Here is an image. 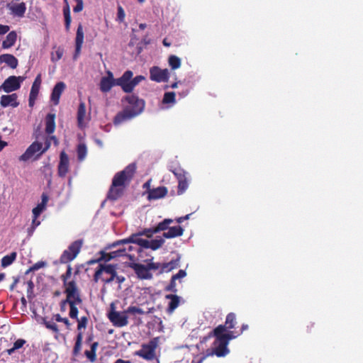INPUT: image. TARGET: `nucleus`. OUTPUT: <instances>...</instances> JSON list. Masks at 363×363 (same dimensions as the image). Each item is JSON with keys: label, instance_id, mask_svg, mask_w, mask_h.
I'll list each match as a JSON object with an SVG mask.
<instances>
[{"label": "nucleus", "instance_id": "f257e3e1", "mask_svg": "<svg viewBox=\"0 0 363 363\" xmlns=\"http://www.w3.org/2000/svg\"><path fill=\"white\" fill-rule=\"evenodd\" d=\"M135 171V164L131 163L122 171L117 172L113 177L111 185L108 191L107 199L111 201H116L120 199L133 179Z\"/></svg>", "mask_w": 363, "mask_h": 363}, {"label": "nucleus", "instance_id": "f03ea898", "mask_svg": "<svg viewBox=\"0 0 363 363\" xmlns=\"http://www.w3.org/2000/svg\"><path fill=\"white\" fill-rule=\"evenodd\" d=\"M223 328H215L210 333L209 337H214L213 342L212 354L218 357H223L229 353L228 345L230 340L240 336V333L230 332V333L222 334Z\"/></svg>", "mask_w": 363, "mask_h": 363}, {"label": "nucleus", "instance_id": "7ed1b4c3", "mask_svg": "<svg viewBox=\"0 0 363 363\" xmlns=\"http://www.w3.org/2000/svg\"><path fill=\"white\" fill-rule=\"evenodd\" d=\"M124 99L129 104L130 106L126 107L116 114L113 119L115 125H118L124 121L132 119L140 114L144 108L145 101L143 99H140L135 94L126 96Z\"/></svg>", "mask_w": 363, "mask_h": 363}, {"label": "nucleus", "instance_id": "20e7f679", "mask_svg": "<svg viewBox=\"0 0 363 363\" xmlns=\"http://www.w3.org/2000/svg\"><path fill=\"white\" fill-rule=\"evenodd\" d=\"M116 277V266L112 264H99V269L94 274V280H101L104 283H110Z\"/></svg>", "mask_w": 363, "mask_h": 363}, {"label": "nucleus", "instance_id": "39448f33", "mask_svg": "<svg viewBox=\"0 0 363 363\" xmlns=\"http://www.w3.org/2000/svg\"><path fill=\"white\" fill-rule=\"evenodd\" d=\"M160 342V337L151 339L148 343L143 344L141 349L135 352V354L145 360L151 361L156 358V349Z\"/></svg>", "mask_w": 363, "mask_h": 363}, {"label": "nucleus", "instance_id": "423d86ee", "mask_svg": "<svg viewBox=\"0 0 363 363\" xmlns=\"http://www.w3.org/2000/svg\"><path fill=\"white\" fill-rule=\"evenodd\" d=\"M108 318L116 327L121 328L128 324L127 312L125 311L121 312L116 311L114 303H111L110 305Z\"/></svg>", "mask_w": 363, "mask_h": 363}, {"label": "nucleus", "instance_id": "0eeeda50", "mask_svg": "<svg viewBox=\"0 0 363 363\" xmlns=\"http://www.w3.org/2000/svg\"><path fill=\"white\" fill-rule=\"evenodd\" d=\"M140 237L139 235L132 234L128 238L119 240L111 244H108L106 247V250L130 243H135L143 248L149 249L150 240L140 238Z\"/></svg>", "mask_w": 363, "mask_h": 363}, {"label": "nucleus", "instance_id": "6e6552de", "mask_svg": "<svg viewBox=\"0 0 363 363\" xmlns=\"http://www.w3.org/2000/svg\"><path fill=\"white\" fill-rule=\"evenodd\" d=\"M82 246V241L77 240L68 247L67 250H65L62 254L60 261L61 263L67 264L72 261L79 254L81 247Z\"/></svg>", "mask_w": 363, "mask_h": 363}, {"label": "nucleus", "instance_id": "1a4fd4ad", "mask_svg": "<svg viewBox=\"0 0 363 363\" xmlns=\"http://www.w3.org/2000/svg\"><path fill=\"white\" fill-rule=\"evenodd\" d=\"M65 293L66 294V301L68 303H81L82 299L79 294V291L77 286V283L74 280H71L69 284L64 286Z\"/></svg>", "mask_w": 363, "mask_h": 363}, {"label": "nucleus", "instance_id": "9d476101", "mask_svg": "<svg viewBox=\"0 0 363 363\" xmlns=\"http://www.w3.org/2000/svg\"><path fill=\"white\" fill-rule=\"evenodd\" d=\"M25 78L21 76H10L4 80L0 86L6 93H10L20 89L21 84L24 81Z\"/></svg>", "mask_w": 363, "mask_h": 363}, {"label": "nucleus", "instance_id": "9b49d317", "mask_svg": "<svg viewBox=\"0 0 363 363\" xmlns=\"http://www.w3.org/2000/svg\"><path fill=\"white\" fill-rule=\"evenodd\" d=\"M171 171L178 180L177 194H183L189 187L186 172L181 167H176Z\"/></svg>", "mask_w": 363, "mask_h": 363}, {"label": "nucleus", "instance_id": "f8f14e48", "mask_svg": "<svg viewBox=\"0 0 363 363\" xmlns=\"http://www.w3.org/2000/svg\"><path fill=\"white\" fill-rule=\"evenodd\" d=\"M169 78V72L167 69H161L154 66L150 69V79L156 82H167Z\"/></svg>", "mask_w": 363, "mask_h": 363}, {"label": "nucleus", "instance_id": "ddd939ff", "mask_svg": "<svg viewBox=\"0 0 363 363\" xmlns=\"http://www.w3.org/2000/svg\"><path fill=\"white\" fill-rule=\"evenodd\" d=\"M130 267L133 269L140 279H151L152 274L150 272L148 265L140 263H131Z\"/></svg>", "mask_w": 363, "mask_h": 363}, {"label": "nucleus", "instance_id": "4468645a", "mask_svg": "<svg viewBox=\"0 0 363 363\" xmlns=\"http://www.w3.org/2000/svg\"><path fill=\"white\" fill-rule=\"evenodd\" d=\"M133 77V72L126 70L121 77L116 79V86H121L125 93H130V82Z\"/></svg>", "mask_w": 363, "mask_h": 363}, {"label": "nucleus", "instance_id": "2eb2a0df", "mask_svg": "<svg viewBox=\"0 0 363 363\" xmlns=\"http://www.w3.org/2000/svg\"><path fill=\"white\" fill-rule=\"evenodd\" d=\"M69 161L68 155L62 151L60 155V162L57 167V174L60 177H65L69 172Z\"/></svg>", "mask_w": 363, "mask_h": 363}, {"label": "nucleus", "instance_id": "dca6fc26", "mask_svg": "<svg viewBox=\"0 0 363 363\" xmlns=\"http://www.w3.org/2000/svg\"><path fill=\"white\" fill-rule=\"evenodd\" d=\"M43 144L38 141L33 142L26 150V152L21 155L19 160L21 161H27L30 160L35 154H40L42 150Z\"/></svg>", "mask_w": 363, "mask_h": 363}, {"label": "nucleus", "instance_id": "f3484780", "mask_svg": "<svg viewBox=\"0 0 363 363\" xmlns=\"http://www.w3.org/2000/svg\"><path fill=\"white\" fill-rule=\"evenodd\" d=\"M116 86V79L111 71L107 72V76L103 77L100 82V89L102 92H108L111 88Z\"/></svg>", "mask_w": 363, "mask_h": 363}, {"label": "nucleus", "instance_id": "a211bd4d", "mask_svg": "<svg viewBox=\"0 0 363 363\" xmlns=\"http://www.w3.org/2000/svg\"><path fill=\"white\" fill-rule=\"evenodd\" d=\"M236 324V315L234 313H229L226 316L225 324L219 325L216 328H223L222 334H226L232 332L231 330L235 328Z\"/></svg>", "mask_w": 363, "mask_h": 363}, {"label": "nucleus", "instance_id": "6ab92c4d", "mask_svg": "<svg viewBox=\"0 0 363 363\" xmlns=\"http://www.w3.org/2000/svg\"><path fill=\"white\" fill-rule=\"evenodd\" d=\"M0 105L3 108L11 106L16 108L19 106L18 101V96L16 94H11L9 95H2L0 99Z\"/></svg>", "mask_w": 363, "mask_h": 363}, {"label": "nucleus", "instance_id": "aec40b11", "mask_svg": "<svg viewBox=\"0 0 363 363\" xmlns=\"http://www.w3.org/2000/svg\"><path fill=\"white\" fill-rule=\"evenodd\" d=\"M66 85L63 82H57L51 93L50 99L55 105L60 102V96L65 89Z\"/></svg>", "mask_w": 363, "mask_h": 363}, {"label": "nucleus", "instance_id": "412c9836", "mask_svg": "<svg viewBox=\"0 0 363 363\" xmlns=\"http://www.w3.org/2000/svg\"><path fill=\"white\" fill-rule=\"evenodd\" d=\"M8 8L12 15L19 18L23 17L26 11V4L25 2L8 4Z\"/></svg>", "mask_w": 363, "mask_h": 363}, {"label": "nucleus", "instance_id": "4be33fe9", "mask_svg": "<svg viewBox=\"0 0 363 363\" xmlns=\"http://www.w3.org/2000/svg\"><path fill=\"white\" fill-rule=\"evenodd\" d=\"M84 42V33L83 28L81 24L78 26L76 38H75V52L74 54L73 58L76 60L80 54L82 45Z\"/></svg>", "mask_w": 363, "mask_h": 363}, {"label": "nucleus", "instance_id": "5701e85b", "mask_svg": "<svg viewBox=\"0 0 363 363\" xmlns=\"http://www.w3.org/2000/svg\"><path fill=\"white\" fill-rule=\"evenodd\" d=\"M167 189L165 186H159L150 189L148 192V199L150 200L159 199L164 197L167 194Z\"/></svg>", "mask_w": 363, "mask_h": 363}, {"label": "nucleus", "instance_id": "b1692460", "mask_svg": "<svg viewBox=\"0 0 363 363\" xmlns=\"http://www.w3.org/2000/svg\"><path fill=\"white\" fill-rule=\"evenodd\" d=\"M2 63L6 64L11 69H16L18 65V60L11 54H3L0 55V64Z\"/></svg>", "mask_w": 363, "mask_h": 363}, {"label": "nucleus", "instance_id": "393cba45", "mask_svg": "<svg viewBox=\"0 0 363 363\" xmlns=\"http://www.w3.org/2000/svg\"><path fill=\"white\" fill-rule=\"evenodd\" d=\"M184 233V229L180 225L169 227L167 232L163 233V237L167 239L182 236Z\"/></svg>", "mask_w": 363, "mask_h": 363}, {"label": "nucleus", "instance_id": "a878e982", "mask_svg": "<svg viewBox=\"0 0 363 363\" xmlns=\"http://www.w3.org/2000/svg\"><path fill=\"white\" fill-rule=\"evenodd\" d=\"M165 298L170 300L167 311L172 313L179 306L180 298L175 294H167Z\"/></svg>", "mask_w": 363, "mask_h": 363}, {"label": "nucleus", "instance_id": "bb28decb", "mask_svg": "<svg viewBox=\"0 0 363 363\" xmlns=\"http://www.w3.org/2000/svg\"><path fill=\"white\" fill-rule=\"evenodd\" d=\"M55 130V114L48 113L45 117V132L52 134Z\"/></svg>", "mask_w": 363, "mask_h": 363}, {"label": "nucleus", "instance_id": "cd10ccee", "mask_svg": "<svg viewBox=\"0 0 363 363\" xmlns=\"http://www.w3.org/2000/svg\"><path fill=\"white\" fill-rule=\"evenodd\" d=\"M17 34L16 31L12 30L8 33L6 39L2 42V48L4 49H9L13 46L16 42Z\"/></svg>", "mask_w": 363, "mask_h": 363}, {"label": "nucleus", "instance_id": "c85d7f7f", "mask_svg": "<svg viewBox=\"0 0 363 363\" xmlns=\"http://www.w3.org/2000/svg\"><path fill=\"white\" fill-rule=\"evenodd\" d=\"M86 114V106L84 103L81 102L77 110V123L79 128L85 127L84 118Z\"/></svg>", "mask_w": 363, "mask_h": 363}, {"label": "nucleus", "instance_id": "c756f323", "mask_svg": "<svg viewBox=\"0 0 363 363\" xmlns=\"http://www.w3.org/2000/svg\"><path fill=\"white\" fill-rule=\"evenodd\" d=\"M65 3V6L63 7V15L65 18V26L67 31L69 30L70 24H71V14H70V8L68 4L67 0H64Z\"/></svg>", "mask_w": 363, "mask_h": 363}, {"label": "nucleus", "instance_id": "7c9ffc66", "mask_svg": "<svg viewBox=\"0 0 363 363\" xmlns=\"http://www.w3.org/2000/svg\"><path fill=\"white\" fill-rule=\"evenodd\" d=\"M108 245H107L104 250H101L99 253V256L96 257L95 259H92V264H94V263H99V264H102L101 262H104V264L110 260H111L112 259H108L109 257V252H107V250H106V247L108 246ZM111 248L110 249H108V250H111Z\"/></svg>", "mask_w": 363, "mask_h": 363}, {"label": "nucleus", "instance_id": "2f4dec72", "mask_svg": "<svg viewBox=\"0 0 363 363\" xmlns=\"http://www.w3.org/2000/svg\"><path fill=\"white\" fill-rule=\"evenodd\" d=\"M173 223V220L170 218H165L160 223H159L155 228V230L157 233L161 231H165L169 228L170 224Z\"/></svg>", "mask_w": 363, "mask_h": 363}, {"label": "nucleus", "instance_id": "473e14b6", "mask_svg": "<svg viewBox=\"0 0 363 363\" xmlns=\"http://www.w3.org/2000/svg\"><path fill=\"white\" fill-rule=\"evenodd\" d=\"M40 84H41V77H40V74H38L36 77V78L35 79V81L33 83V85L31 86L30 94L32 95V96H38L39 90H40Z\"/></svg>", "mask_w": 363, "mask_h": 363}, {"label": "nucleus", "instance_id": "72a5a7b5", "mask_svg": "<svg viewBox=\"0 0 363 363\" xmlns=\"http://www.w3.org/2000/svg\"><path fill=\"white\" fill-rule=\"evenodd\" d=\"M128 255L127 254L126 247H120L116 250L109 252V257L108 259H115L121 257H127Z\"/></svg>", "mask_w": 363, "mask_h": 363}, {"label": "nucleus", "instance_id": "f704fd0d", "mask_svg": "<svg viewBox=\"0 0 363 363\" xmlns=\"http://www.w3.org/2000/svg\"><path fill=\"white\" fill-rule=\"evenodd\" d=\"M53 318L51 320H48L46 318L42 319V323L45 325L46 328L52 330L54 333L58 334L60 330L57 324L53 321Z\"/></svg>", "mask_w": 363, "mask_h": 363}, {"label": "nucleus", "instance_id": "c9c22d12", "mask_svg": "<svg viewBox=\"0 0 363 363\" xmlns=\"http://www.w3.org/2000/svg\"><path fill=\"white\" fill-rule=\"evenodd\" d=\"M169 65L172 69H177L181 67L182 62L179 57L176 55H170L168 59Z\"/></svg>", "mask_w": 363, "mask_h": 363}, {"label": "nucleus", "instance_id": "e433bc0d", "mask_svg": "<svg viewBox=\"0 0 363 363\" xmlns=\"http://www.w3.org/2000/svg\"><path fill=\"white\" fill-rule=\"evenodd\" d=\"M16 255H17L16 252H13L10 255L4 256L1 259V266L3 267H6L9 266L10 264H11L13 262V261L16 259Z\"/></svg>", "mask_w": 363, "mask_h": 363}, {"label": "nucleus", "instance_id": "4c0bfd02", "mask_svg": "<svg viewBox=\"0 0 363 363\" xmlns=\"http://www.w3.org/2000/svg\"><path fill=\"white\" fill-rule=\"evenodd\" d=\"M86 153L87 149L86 145L84 143H79L77 147L78 160L82 161L85 158Z\"/></svg>", "mask_w": 363, "mask_h": 363}, {"label": "nucleus", "instance_id": "58836bf2", "mask_svg": "<svg viewBox=\"0 0 363 363\" xmlns=\"http://www.w3.org/2000/svg\"><path fill=\"white\" fill-rule=\"evenodd\" d=\"M82 342V334L79 333L77 335L76 342L73 349V354L77 356L81 351Z\"/></svg>", "mask_w": 363, "mask_h": 363}, {"label": "nucleus", "instance_id": "ea45409f", "mask_svg": "<svg viewBox=\"0 0 363 363\" xmlns=\"http://www.w3.org/2000/svg\"><path fill=\"white\" fill-rule=\"evenodd\" d=\"M164 240L162 238L159 239H154L150 240V245H149V249H151L152 250H156L161 247L162 245L164 244Z\"/></svg>", "mask_w": 363, "mask_h": 363}, {"label": "nucleus", "instance_id": "a19ab883", "mask_svg": "<svg viewBox=\"0 0 363 363\" xmlns=\"http://www.w3.org/2000/svg\"><path fill=\"white\" fill-rule=\"evenodd\" d=\"M157 233L155 230V228H145L141 231H139L137 233H135L134 235H137L139 236H146L147 238H152L154 234Z\"/></svg>", "mask_w": 363, "mask_h": 363}, {"label": "nucleus", "instance_id": "79ce46f5", "mask_svg": "<svg viewBox=\"0 0 363 363\" xmlns=\"http://www.w3.org/2000/svg\"><path fill=\"white\" fill-rule=\"evenodd\" d=\"M143 80H145V77L143 75H138L134 78L132 77L130 82V93H131L134 88L139 84Z\"/></svg>", "mask_w": 363, "mask_h": 363}, {"label": "nucleus", "instance_id": "37998d69", "mask_svg": "<svg viewBox=\"0 0 363 363\" xmlns=\"http://www.w3.org/2000/svg\"><path fill=\"white\" fill-rule=\"evenodd\" d=\"M143 80H145V77L143 75H138L134 78L132 77L130 82V93H131L134 88L139 84Z\"/></svg>", "mask_w": 363, "mask_h": 363}, {"label": "nucleus", "instance_id": "c03bdc74", "mask_svg": "<svg viewBox=\"0 0 363 363\" xmlns=\"http://www.w3.org/2000/svg\"><path fill=\"white\" fill-rule=\"evenodd\" d=\"M143 80H145V77L143 75H138L134 78L132 77L130 82V93H131L134 88L139 84Z\"/></svg>", "mask_w": 363, "mask_h": 363}, {"label": "nucleus", "instance_id": "a18cd8bd", "mask_svg": "<svg viewBox=\"0 0 363 363\" xmlns=\"http://www.w3.org/2000/svg\"><path fill=\"white\" fill-rule=\"evenodd\" d=\"M175 102V93L174 92H166L164 94L162 103L164 104L174 103Z\"/></svg>", "mask_w": 363, "mask_h": 363}, {"label": "nucleus", "instance_id": "49530a36", "mask_svg": "<svg viewBox=\"0 0 363 363\" xmlns=\"http://www.w3.org/2000/svg\"><path fill=\"white\" fill-rule=\"evenodd\" d=\"M72 270V269L71 266L68 265L66 272L61 275V279L63 281V286L67 285L70 281L68 279L71 277Z\"/></svg>", "mask_w": 363, "mask_h": 363}, {"label": "nucleus", "instance_id": "de8ad7c7", "mask_svg": "<svg viewBox=\"0 0 363 363\" xmlns=\"http://www.w3.org/2000/svg\"><path fill=\"white\" fill-rule=\"evenodd\" d=\"M125 312H127V314L130 313V314H133V315H135V314L143 315L145 313V311L142 308L136 307V306H129L125 310Z\"/></svg>", "mask_w": 363, "mask_h": 363}, {"label": "nucleus", "instance_id": "09e8293b", "mask_svg": "<svg viewBox=\"0 0 363 363\" xmlns=\"http://www.w3.org/2000/svg\"><path fill=\"white\" fill-rule=\"evenodd\" d=\"M46 266V262L43 261H39L36 263H35L33 266H31L28 270L27 271L26 274L34 272L40 269V268H43Z\"/></svg>", "mask_w": 363, "mask_h": 363}, {"label": "nucleus", "instance_id": "8fccbe9b", "mask_svg": "<svg viewBox=\"0 0 363 363\" xmlns=\"http://www.w3.org/2000/svg\"><path fill=\"white\" fill-rule=\"evenodd\" d=\"M69 305V307H70V311H69V317L71 318H77V315H78V309L76 307V305H78L79 303H74L73 302L72 303H68Z\"/></svg>", "mask_w": 363, "mask_h": 363}, {"label": "nucleus", "instance_id": "3c124183", "mask_svg": "<svg viewBox=\"0 0 363 363\" xmlns=\"http://www.w3.org/2000/svg\"><path fill=\"white\" fill-rule=\"evenodd\" d=\"M45 209L44 206H43V204H38L36 207H35L32 212L33 216L35 217V218H38L40 213Z\"/></svg>", "mask_w": 363, "mask_h": 363}, {"label": "nucleus", "instance_id": "603ef678", "mask_svg": "<svg viewBox=\"0 0 363 363\" xmlns=\"http://www.w3.org/2000/svg\"><path fill=\"white\" fill-rule=\"evenodd\" d=\"M64 51L63 49L58 48L57 50L55 51V53L52 54L51 60L52 61H58L60 60L62 55H63Z\"/></svg>", "mask_w": 363, "mask_h": 363}, {"label": "nucleus", "instance_id": "864d4df0", "mask_svg": "<svg viewBox=\"0 0 363 363\" xmlns=\"http://www.w3.org/2000/svg\"><path fill=\"white\" fill-rule=\"evenodd\" d=\"M165 291L176 293L177 291L176 280L171 278L169 284L165 287Z\"/></svg>", "mask_w": 363, "mask_h": 363}, {"label": "nucleus", "instance_id": "5fc2aeb1", "mask_svg": "<svg viewBox=\"0 0 363 363\" xmlns=\"http://www.w3.org/2000/svg\"><path fill=\"white\" fill-rule=\"evenodd\" d=\"M147 265H148L150 272H151V270L158 271V272L160 271H161L162 263L151 262L147 263Z\"/></svg>", "mask_w": 363, "mask_h": 363}, {"label": "nucleus", "instance_id": "6e6d98bb", "mask_svg": "<svg viewBox=\"0 0 363 363\" xmlns=\"http://www.w3.org/2000/svg\"><path fill=\"white\" fill-rule=\"evenodd\" d=\"M53 319H55V320H56L57 322H62V323H64L67 325V328H69V327L70 325L69 320L67 318H62L60 314L54 315H53Z\"/></svg>", "mask_w": 363, "mask_h": 363}, {"label": "nucleus", "instance_id": "4d7b16f0", "mask_svg": "<svg viewBox=\"0 0 363 363\" xmlns=\"http://www.w3.org/2000/svg\"><path fill=\"white\" fill-rule=\"evenodd\" d=\"M125 11L121 6H118L117 18L120 22H123L125 19Z\"/></svg>", "mask_w": 363, "mask_h": 363}, {"label": "nucleus", "instance_id": "13d9d810", "mask_svg": "<svg viewBox=\"0 0 363 363\" xmlns=\"http://www.w3.org/2000/svg\"><path fill=\"white\" fill-rule=\"evenodd\" d=\"M50 145H51V140H50V138L48 137H47L45 139V147H42V150L40 151V154H38L37 156L39 157L40 155L45 153L50 148Z\"/></svg>", "mask_w": 363, "mask_h": 363}, {"label": "nucleus", "instance_id": "bf43d9fd", "mask_svg": "<svg viewBox=\"0 0 363 363\" xmlns=\"http://www.w3.org/2000/svg\"><path fill=\"white\" fill-rule=\"evenodd\" d=\"M77 5L73 8V11L75 13H78L82 11L83 9V0H74Z\"/></svg>", "mask_w": 363, "mask_h": 363}, {"label": "nucleus", "instance_id": "052dcab7", "mask_svg": "<svg viewBox=\"0 0 363 363\" xmlns=\"http://www.w3.org/2000/svg\"><path fill=\"white\" fill-rule=\"evenodd\" d=\"M169 265V268L171 270L176 269L179 267V258H177L176 259H172L168 262Z\"/></svg>", "mask_w": 363, "mask_h": 363}, {"label": "nucleus", "instance_id": "680f3d73", "mask_svg": "<svg viewBox=\"0 0 363 363\" xmlns=\"http://www.w3.org/2000/svg\"><path fill=\"white\" fill-rule=\"evenodd\" d=\"M186 276V273L184 270L180 269L176 274H174L172 278L174 280L184 278Z\"/></svg>", "mask_w": 363, "mask_h": 363}, {"label": "nucleus", "instance_id": "e2e57ef3", "mask_svg": "<svg viewBox=\"0 0 363 363\" xmlns=\"http://www.w3.org/2000/svg\"><path fill=\"white\" fill-rule=\"evenodd\" d=\"M25 343H26V340H24L23 339H18L13 343V347L16 350L21 348L25 345Z\"/></svg>", "mask_w": 363, "mask_h": 363}, {"label": "nucleus", "instance_id": "0e129e2a", "mask_svg": "<svg viewBox=\"0 0 363 363\" xmlns=\"http://www.w3.org/2000/svg\"><path fill=\"white\" fill-rule=\"evenodd\" d=\"M172 270L170 269L169 268V265L168 264V262H164V263H162V268H161V271H160L158 272L159 274H162V273H164V272H171Z\"/></svg>", "mask_w": 363, "mask_h": 363}, {"label": "nucleus", "instance_id": "69168bd1", "mask_svg": "<svg viewBox=\"0 0 363 363\" xmlns=\"http://www.w3.org/2000/svg\"><path fill=\"white\" fill-rule=\"evenodd\" d=\"M172 270L170 269L169 268V265L168 264V262H164V263H162V268H161V271H160L158 272L159 274H162V273H164V272H171Z\"/></svg>", "mask_w": 363, "mask_h": 363}, {"label": "nucleus", "instance_id": "338daca9", "mask_svg": "<svg viewBox=\"0 0 363 363\" xmlns=\"http://www.w3.org/2000/svg\"><path fill=\"white\" fill-rule=\"evenodd\" d=\"M87 323L86 317H82L79 320H78V330H80L82 328H85Z\"/></svg>", "mask_w": 363, "mask_h": 363}, {"label": "nucleus", "instance_id": "774afa93", "mask_svg": "<svg viewBox=\"0 0 363 363\" xmlns=\"http://www.w3.org/2000/svg\"><path fill=\"white\" fill-rule=\"evenodd\" d=\"M39 225H40V221L37 220V218H35V217H33V221H32V226H31L30 229H29L28 233L30 234L32 233L34 231V230L35 229V228Z\"/></svg>", "mask_w": 363, "mask_h": 363}]
</instances>
